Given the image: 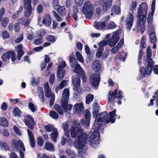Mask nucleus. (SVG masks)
Returning a JSON list of instances; mask_svg holds the SVG:
<instances>
[{"mask_svg": "<svg viewBox=\"0 0 158 158\" xmlns=\"http://www.w3.org/2000/svg\"><path fill=\"white\" fill-rule=\"evenodd\" d=\"M137 3L136 1H133L132 2V3L131 5V11H133V10H134L135 8L136 7V6Z\"/></svg>", "mask_w": 158, "mask_h": 158, "instance_id": "nucleus-64", "label": "nucleus"}, {"mask_svg": "<svg viewBox=\"0 0 158 158\" xmlns=\"http://www.w3.org/2000/svg\"><path fill=\"white\" fill-rule=\"evenodd\" d=\"M12 148L14 151L18 152L20 150L25 151V149L23 142L20 140L17 141L13 139L11 142Z\"/></svg>", "mask_w": 158, "mask_h": 158, "instance_id": "nucleus-6", "label": "nucleus"}, {"mask_svg": "<svg viewBox=\"0 0 158 158\" xmlns=\"http://www.w3.org/2000/svg\"><path fill=\"white\" fill-rule=\"evenodd\" d=\"M15 31L17 32H19L20 30L19 27V23H17L15 24Z\"/></svg>", "mask_w": 158, "mask_h": 158, "instance_id": "nucleus-61", "label": "nucleus"}, {"mask_svg": "<svg viewBox=\"0 0 158 158\" xmlns=\"http://www.w3.org/2000/svg\"><path fill=\"white\" fill-rule=\"evenodd\" d=\"M53 7L55 9L58 10L60 6L58 0H54L53 2Z\"/></svg>", "mask_w": 158, "mask_h": 158, "instance_id": "nucleus-43", "label": "nucleus"}, {"mask_svg": "<svg viewBox=\"0 0 158 158\" xmlns=\"http://www.w3.org/2000/svg\"><path fill=\"white\" fill-rule=\"evenodd\" d=\"M109 54V50H106L104 52V53L102 55V58L103 59L106 58Z\"/></svg>", "mask_w": 158, "mask_h": 158, "instance_id": "nucleus-62", "label": "nucleus"}, {"mask_svg": "<svg viewBox=\"0 0 158 158\" xmlns=\"http://www.w3.org/2000/svg\"><path fill=\"white\" fill-rule=\"evenodd\" d=\"M2 59L3 62H6L7 59H9L7 52L4 53L2 56Z\"/></svg>", "mask_w": 158, "mask_h": 158, "instance_id": "nucleus-48", "label": "nucleus"}, {"mask_svg": "<svg viewBox=\"0 0 158 158\" xmlns=\"http://www.w3.org/2000/svg\"><path fill=\"white\" fill-rule=\"evenodd\" d=\"M71 135L72 138L75 139L77 136L80 137L81 135L85 136V132L81 129V126L77 120H74L73 122V127L71 128Z\"/></svg>", "mask_w": 158, "mask_h": 158, "instance_id": "nucleus-3", "label": "nucleus"}, {"mask_svg": "<svg viewBox=\"0 0 158 158\" xmlns=\"http://www.w3.org/2000/svg\"><path fill=\"white\" fill-rule=\"evenodd\" d=\"M55 81V74H52L50 77L49 82L50 83L53 84Z\"/></svg>", "mask_w": 158, "mask_h": 158, "instance_id": "nucleus-54", "label": "nucleus"}, {"mask_svg": "<svg viewBox=\"0 0 158 158\" xmlns=\"http://www.w3.org/2000/svg\"><path fill=\"white\" fill-rule=\"evenodd\" d=\"M147 57H151L152 55L151 49L150 47H148L147 49Z\"/></svg>", "mask_w": 158, "mask_h": 158, "instance_id": "nucleus-50", "label": "nucleus"}, {"mask_svg": "<svg viewBox=\"0 0 158 158\" xmlns=\"http://www.w3.org/2000/svg\"><path fill=\"white\" fill-rule=\"evenodd\" d=\"M54 109L56 110L57 112L60 114L62 115L63 114V111H64L63 107L60 106L57 104H55L54 106Z\"/></svg>", "mask_w": 158, "mask_h": 158, "instance_id": "nucleus-34", "label": "nucleus"}, {"mask_svg": "<svg viewBox=\"0 0 158 158\" xmlns=\"http://www.w3.org/2000/svg\"><path fill=\"white\" fill-rule=\"evenodd\" d=\"M45 148L48 150L53 151L54 150V145L49 141L47 142L45 145Z\"/></svg>", "mask_w": 158, "mask_h": 158, "instance_id": "nucleus-30", "label": "nucleus"}, {"mask_svg": "<svg viewBox=\"0 0 158 158\" xmlns=\"http://www.w3.org/2000/svg\"><path fill=\"white\" fill-rule=\"evenodd\" d=\"M28 106L29 109L32 112H34L36 111L37 106L31 102H30L28 104Z\"/></svg>", "mask_w": 158, "mask_h": 158, "instance_id": "nucleus-39", "label": "nucleus"}, {"mask_svg": "<svg viewBox=\"0 0 158 158\" xmlns=\"http://www.w3.org/2000/svg\"><path fill=\"white\" fill-rule=\"evenodd\" d=\"M90 133V131L89 132L88 135H87L86 133H85V136H82V135H81L80 137H78L77 136L78 142H75L74 143V145L75 148L77 149L80 150L79 152L81 154H85V150H83V148L87 143V140L89 142L90 145L94 148H96L99 145H99L96 147H94V146L91 145L90 142L89 140V135Z\"/></svg>", "mask_w": 158, "mask_h": 158, "instance_id": "nucleus-2", "label": "nucleus"}, {"mask_svg": "<svg viewBox=\"0 0 158 158\" xmlns=\"http://www.w3.org/2000/svg\"><path fill=\"white\" fill-rule=\"evenodd\" d=\"M116 27V25L115 23L113 22H111L108 25V28L109 29H113L115 28Z\"/></svg>", "mask_w": 158, "mask_h": 158, "instance_id": "nucleus-58", "label": "nucleus"}, {"mask_svg": "<svg viewBox=\"0 0 158 158\" xmlns=\"http://www.w3.org/2000/svg\"><path fill=\"white\" fill-rule=\"evenodd\" d=\"M23 2L29 5H31L32 2L33 5H35L39 2V0H23Z\"/></svg>", "mask_w": 158, "mask_h": 158, "instance_id": "nucleus-41", "label": "nucleus"}, {"mask_svg": "<svg viewBox=\"0 0 158 158\" xmlns=\"http://www.w3.org/2000/svg\"><path fill=\"white\" fill-rule=\"evenodd\" d=\"M76 4L78 6H81L83 3V0H75Z\"/></svg>", "mask_w": 158, "mask_h": 158, "instance_id": "nucleus-60", "label": "nucleus"}, {"mask_svg": "<svg viewBox=\"0 0 158 158\" xmlns=\"http://www.w3.org/2000/svg\"><path fill=\"white\" fill-rule=\"evenodd\" d=\"M82 10L84 14L85 15L86 18L90 19L94 12V5L90 1H87L84 3Z\"/></svg>", "mask_w": 158, "mask_h": 158, "instance_id": "nucleus-4", "label": "nucleus"}, {"mask_svg": "<svg viewBox=\"0 0 158 158\" xmlns=\"http://www.w3.org/2000/svg\"><path fill=\"white\" fill-rule=\"evenodd\" d=\"M27 131L30 145L32 147H34L35 146V143L33 135L30 130L27 129Z\"/></svg>", "mask_w": 158, "mask_h": 158, "instance_id": "nucleus-19", "label": "nucleus"}, {"mask_svg": "<svg viewBox=\"0 0 158 158\" xmlns=\"http://www.w3.org/2000/svg\"><path fill=\"white\" fill-rule=\"evenodd\" d=\"M44 89L45 94L47 98H51V99H55L54 94L52 93L51 91L48 82H46L44 84Z\"/></svg>", "mask_w": 158, "mask_h": 158, "instance_id": "nucleus-11", "label": "nucleus"}, {"mask_svg": "<svg viewBox=\"0 0 158 158\" xmlns=\"http://www.w3.org/2000/svg\"><path fill=\"white\" fill-rule=\"evenodd\" d=\"M24 122L29 128L32 129L34 127V122L33 119L30 116H27L25 118Z\"/></svg>", "mask_w": 158, "mask_h": 158, "instance_id": "nucleus-17", "label": "nucleus"}, {"mask_svg": "<svg viewBox=\"0 0 158 158\" xmlns=\"http://www.w3.org/2000/svg\"><path fill=\"white\" fill-rule=\"evenodd\" d=\"M116 112V110H114L110 112L109 116L106 111H104L98 114V120L95 119L94 127L91 129L89 135V140L91 145L96 147L99 145L100 141L99 133H103L102 123H114L115 120Z\"/></svg>", "mask_w": 158, "mask_h": 158, "instance_id": "nucleus-1", "label": "nucleus"}, {"mask_svg": "<svg viewBox=\"0 0 158 158\" xmlns=\"http://www.w3.org/2000/svg\"><path fill=\"white\" fill-rule=\"evenodd\" d=\"M118 89H116L114 92L112 91H110L109 92V94L111 96L110 98L114 97L113 99H115V98H117L118 99L119 98H123V96L122 95H118V94L117 93Z\"/></svg>", "mask_w": 158, "mask_h": 158, "instance_id": "nucleus-27", "label": "nucleus"}, {"mask_svg": "<svg viewBox=\"0 0 158 158\" xmlns=\"http://www.w3.org/2000/svg\"><path fill=\"white\" fill-rule=\"evenodd\" d=\"M0 125L4 127H7L8 125V122L6 118L3 117L0 118Z\"/></svg>", "mask_w": 158, "mask_h": 158, "instance_id": "nucleus-31", "label": "nucleus"}, {"mask_svg": "<svg viewBox=\"0 0 158 158\" xmlns=\"http://www.w3.org/2000/svg\"><path fill=\"white\" fill-rule=\"evenodd\" d=\"M148 10V6L146 3H142L141 5H139L138 9V15H146Z\"/></svg>", "mask_w": 158, "mask_h": 158, "instance_id": "nucleus-10", "label": "nucleus"}, {"mask_svg": "<svg viewBox=\"0 0 158 158\" xmlns=\"http://www.w3.org/2000/svg\"><path fill=\"white\" fill-rule=\"evenodd\" d=\"M100 80V75L98 72H96L92 75L89 78L90 83L95 88L99 85Z\"/></svg>", "mask_w": 158, "mask_h": 158, "instance_id": "nucleus-7", "label": "nucleus"}, {"mask_svg": "<svg viewBox=\"0 0 158 158\" xmlns=\"http://www.w3.org/2000/svg\"><path fill=\"white\" fill-rule=\"evenodd\" d=\"M57 11L61 16H65L66 15L65 9L63 6L60 7L57 10Z\"/></svg>", "mask_w": 158, "mask_h": 158, "instance_id": "nucleus-37", "label": "nucleus"}, {"mask_svg": "<svg viewBox=\"0 0 158 158\" xmlns=\"http://www.w3.org/2000/svg\"><path fill=\"white\" fill-rule=\"evenodd\" d=\"M73 16L75 20H77L78 18H81L82 17L81 14L78 11V8L77 7H74L73 8Z\"/></svg>", "mask_w": 158, "mask_h": 158, "instance_id": "nucleus-20", "label": "nucleus"}, {"mask_svg": "<svg viewBox=\"0 0 158 158\" xmlns=\"http://www.w3.org/2000/svg\"><path fill=\"white\" fill-rule=\"evenodd\" d=\"M148 65L146 68V69L144 67L142 68L140 70L141 74H143L142 76L144 77L146 75V74L149 75L152 71V65L154 64V61L150 57L147 58Z\"/></svg>", "mask_w": 158, "mask_h": 158, "instance_id": "nucleus-5", "label": "nucleus"}, {"mask_svg": "<svg viewBox=\"0 0 158 158\" xmlns=\"http://www.w3.org/2000/svg\"><path fill=\"white\" fill-rule=\"evenodd\" d=\"M68 99H61V105L63 108L64 111L65 112L68 110H71L72 108V105L68 104Z\"/></svg>", "mask_w": 158, "mask_h": 158, "instance_id": "nucleus-13", "label": "nucleus"}, {"mask_svg": "<svg viewBox=\"0 0 158 158\" xmlns=\"http://www.w3.org/2000/svg\"><path fill=\"white\" fill-rule=\"evenodd\" d=\"M18 52V56H17V59L19 60L21 59L22 56L24 54V52L23 50L20 51H17Z\"/></svg>", "mask_w": 158, "mask_h": 158, "instance_id": "nucleus-53", "label": "nucleus"}, {"mask_svg": "<svg viewBox=\"0 0 158 158\" xmlns=\"http://www.w3.org/2000/svg\"><path fill=\"white\" fill-rule=\"evenodd\" d=\"M137 27L138 28L140 29L143 28L142 27H143V26L145 23L146 19V15H137Z\"/></svg>", "mask_w": 158, "mask_h": 158, "instance_id": "nucleus-12", "label": "nucleus"}, {"mask_svg": "<svg viewBox=\"0 0 158 158\" xmlns=\"http://www.w3.org/2000/svg\"><path fill=\"white\" fill-rule=\"evenodd\" d=\"M129 17L127 20L126 28L128 30H130L133 24V21L134 19L133 15L131 13L129 14Z\"/></svg>", "mask_w": 158, "mask_h": 158, "instance_id": "nucleus-18", "label": "nucleus"}, {"mask_svg": "<svg viewBox=\"0 0 158 158\" xmlns=\"http://www.w3.org/2000/svg\"><path fill=\"white\" fill-rule=\"evenodd\" d=\"M101 5L103 10L105 12L108 11V9L110 8L112 5V0H100Z\"/></svg>", "mask_w": 158, "mask_h": 158, "instance_id": "nucleus-9", "label": "nucleus"}, {"mask_svg": "<svg viewBox=\"0 0 158 158\" xmlns=\"http://www.w3.org/2000/svg\"><path fill=\"white\" fill-rule=\"evenodd\" d=\"M2 134L4 136L6 137H8L9 136V133L8 131L6 129H4L3 130Z\"/></svg>", "mask_w": 158, "mask_h": 158, "instance_id": "nucleus-57", "label": "nucleus"}, {"mask_svg": "<svg viewBox=\"0 0 158 158\" xmlns=\"http://www.w3.org/2000/svg\"><path fill=\"white\" fill-rule=\"evenodd\" d=\"M13 129L16 133L19 135H21V131L17 127L15 126H14Z\"/></svg>", "mask_w": 158, "mask_h": 158, "instance_id": "nucleus-56", "label": "nucleus"}, {"mask_svg": "<svg viewBox=\"0 0 158 158\" xmlns=\"http://www.w3.org/2000/svg\"><path fill=\"white\" fill-rule=\"evenodd\" d=\"M37 144L40 146H42L44 143V140L41 137H40L38 138Z\"/></svg>", "mask_w": 158, "mask_h": 158, "instance_id": "nucleus-51", "label": "nucleus"}, {"mask_svg": "<svg viewBox=\"0 0 158 158\" xmlns=\"http://www.w3.org/2000/svg\"><path fill=\"white\" fill-rule=\"evenodd\" d=\"M23 6L25 10L24 12V16L26 18H28L31 15L32 13L31 5H29L23 2Z\"/></svg>", "mask_w": 158, "mask_h": 158, "instance_id": "nucleus-14", "label": "nucleus"}, {"mask_svg": "<svg viewBox=\"0 0 158 158\" xmlns=\"http://www.w3.org/2000/svg\"><path fill=\"white\" fill-rule=\"evenodd\" d=\"M8 19L7 18H5L3 19L2 21V25L4 27H6L8 23Z\"/></svg>", "mask_w": 158, "mask_h": 158, "instance_id": "nucleus-45", "label": "nucleus"}, {"mask_svg": "<svg viewBox=\"0 0 158 158\" xmlns=\"http://www.w3.org/2000/svg\"><path fill=\"white\" fill-rule=\"evenodd\" d=\"M65 75V71L62 69L61 65L58 66L57 69V76L58 78L62 79Z\"/></svg>", "mask_w": 158, "mask_h": 158, "instance_id": "nucleus-22", "label": "nucleus"}, {"mask_svg": "<svg viewBox=\"0 0 158 158\" xmlns=\"http://www.w3.org/2000/svg\"><path fill=\"white\" fill-rule=\"evenodd\" d=\"M73 109L75 110V113L79 114L82 113L84 111V107L82 103H77L75 105Z\"/></svg>", "mask_w": 158, "mask_h": 158, "instance_id": "nucleus-16", "label": "nucleus"}, {"mask_svg": "<svg viewBox=\"0 0 158 158\" xmlns=\"http://www.w3.org/2000/svg\"><path fill=\"white\" fill-rule=\"evenodd\" d=\"M0 148L2 150L5 151L9 150V146L5 142H0Z\"/></svg>", "mask_w": 158, "mask_h": 158, "instance_id": "nucleus-35", "label": "nucleus"}, {"mask_svg": "<svg viewBox=\"0 0 158 158\" xmlns=\"http://www.w3.org/2000/svg\"><path fill=\"white\" fill-rule=\"evenodd\" d=\"M46 39L49 42H53L55 41V37L53 35H49L46 37Z\"/></svg>", "mask_w": 158, "mask_h": 158, "instance_id": "nucleus-46", "label": "nucleus"}, {"mask_svg": "<svg viewBox=\"0 0 158 158\" xmlns=\"http://www.w3.org/2000/svg\"><path fill=\"white\" fill-rule=\"evenodd\" d=\"M59 134L57 132V130L56 129L53 131L50 134V137L51 140L53 142H56V139L57 138Z\"/></svg>", "mask_w": 158, "mask_h": 158, "instance_id": "nucleus-28", "label": "nucleus"}, {"mask_svg": "<svg viewBox=\"0 0 158 158\" xmlns=\"http://www.w3.org/2000/svg\"><path fill=\"white\" fill-rule=\"evenodd\" d=\"M150 36L151 43L156 41V34L155 32H152L150 34Z\"/></svg>", "mask_w": 158, "mask_h": 158, "instance_id": "nucleus-44", "label": "nucleus"}, {"mask_svg": "<svg viewBox=\"0 0 158 158\" xmlns=\"http://www.w3.org/2000/svg\"><path fill=\"white\" fill-rule=\"evenodd\" d=\"M72 83L74 87V90L77 89L80 86V78L78 77L76 78L73 77V78Z\"/></svg>", "mask_w": 158, "mask_h": 158, "instance_id": "nucleus-21", "label": "nucleus"}, {"mask_svg": "<svg viewBox=\"0 0 158 158\" xmlns=\"http://www.w3.org/2000/svg\"><path fill=\"white\" fill-rule=\"evenodd\" d=\"M111 10L112 11L117 14H118L120 11V8L117 6H113Z\"/></svg>", "mask_w": 158, "mask_h": 158, "instance_id": "nucleus-42", "label": "nucleus"}, {"mask_svg": "<svg viewBox=\"0 0 158 158\" xmlns=\"http://www.w3.org/2000/svg\"><path fill=\"white\" fill-rule=\"evenodd\" d=\"M38 12L39 14H40L43 11V6L41 5H39L38 6L37 8Z\"/></svg>", "mask_w": 158, "mask_h": 158, "instance_id": "nucleus-63", "label": "nucleus"}, {"mask_svg": "<svg viewBox=\"0 0 158 158\" xmlns=\"http://www.w3.org/2000/svg\"><path fill=\"white\" fill-rule=\"evenodd\" d=\"M85 118L81 119V122L84 126L88 127L90 124V112L88 110H85Z\"/></svg>", "mask_w": 158, "mask_h": 158, "instance_id": "nucleus-8", "label": "nucleus"}, {"mask_svg": "<svg viewBox=\"0 0 158 158\" xmlns=\"http://www.w3.org/2000/svg\"><path fill=\"white\" fill-rule=\"evenodd\" d=\"M69 97V90L67 89H65L62 93V99H68Z\"/></svg>", "mask_w": 158, "mask_h": 158, "instance_id": "nucleus-38", "label": "nucleus"}, {"mask_svg": "<svg viewBox=\"0 0 158 158\" xmlns=\"http://www.w3.org/2000/svg\"><path fill=\"white\" fill-rule=\"evenodd\" d=\"M2 36L3 38H7L9 36V34L7 31H5L2 33Z\"/></svg>", "mask_w": 158, "mask_h": 158, "instance_id": "nucleus-55", "label": "nucleus"}, {"mask_svg": "<svg viewBox=\"0 0 158 158\" xmlns=\"http://www.w3.org/2000/svg\"><path fill=\"white\" fill-rule=\"evenodd\" d=\"M100 107L99 104L98 103H95L93 104V110H98V111Z\"/></svg>", "mask_w": 158, "mask_h": 158, "instance_id": "nucleus-59", "label": "nucleus"}, {"mask_svg": "<svg viewBox=\"0 0 158 158\" xmlns=\"http://www.w3.org/2000/svg\"><path fill=\"white\" fill-rule=\"evenodd\" d=\"M118 31L116 32L115 34H114L110 39L108 40L109 45L113 47L115 45L119 39V37L118 34H117Z\"/></svg>", "mask_w": 158, "mask_h": 158, "instance_id": "nucleus-15", "label": "nucleus"}, {"mask_svg": "<svg viewBox=\"0 0 158 158\" xmlns=\"http://www.w3.org/2000/svg\"><path fill=\"white\" fill-rule=\"evenodd\" d=\"M93 68L94 70L96 72L100 70L101 69V65L99 61L98 60H96L93 62Z\"/></svg>", "mask_w": 158, "mask_h": 158, "instance_id": "nucleus-25", "label": "nucleus"}, {"mask_svg": "<svg viewBox=\"0 0 158 158\" xmlns=\"http://www.w3.org/2000/svg\"><path fill=\"white\" fill-rule=\"evenodd\" d=\"M76 56L78 60L81 62H83L84 61L83 58L79 51H77L76 52Z\"/></svg>", "mask_w": 158, "mask_h": 158, "instance_id": "nucleus-47", "label": "nucleus"}, {"mask_svg": "<svg viewBox=\"0 0 158 158\" xmlns=\"http://www.w3.org/2000/svg\"><path fill=\"white\" fill-rule=\"evenodd\" d=\"M153 13L151 14H149L147 19V22L149 24L152 23V21L153 16Z\"/></svg>", "mask_w": 158, "mask_h": 158, "instance_id": "nucleus-49", "label": "nucleus"}, {"mask_svg": "<svg viewBox=\"0 0 158 158\" xmlns=\"http://www.w3.org/2000/svg\"><path fill=\"white\" fill-rule=\"evenodd\" d=\"M74 72L77 73L79 76L84 75L83 69L78 64H77L74 69Z\"/></svg>", "mask_w": 158, "mask_h": 158, "instance_id": "nucleus-24", "label": "nucleus"}, {"mask_svg": "<svg viewBox=\"0 0 158 158\" xmlns=\"http://www.w3.org/2000/svg\"><path fill=\"white\" fill-rule=\"evenodd\" d=\"M12 114L14 116L19 117L20 116L21 112L19 108L15 107L13 110Z\"/></svg>", "mask_w": 158, "mask_h": 158, "instance_id": "nucleus-32", "label": "nucleus"}, {"mask_svg": "<svg viewBox=\"0 0 158 158\" xmlns=\"http://www.w3.org/2000/svg\"><path fill=\"white\" fill-rule=\"evenodd\" d=\"M46 131L48 132H52L56 129L53 125L49 124L46 125L44 127Z\"/></svg>", "mask_w": 158, "mask_h": 158, "instance_id": "nucleus-36", "label": "nucleus"}, {"mask_svg": "<svg viewBox=\"0 0 158 158\" xmlns=\"http://www.w3.org/2000/svg\"><path fill=\"white\" fill-rule=\"evenodd\" d=\"M106 25V22H97L95 23L94 26L97 29L100 30L103 29Z\"/></svg>", "mask_w": 158, "mask_h": 158, "instance_id": "nucleus-23", "label": "nucleus"}, {"mask_svg": "<svg viewBox=\"0 0 158 158\" xmlns=\"http://www.w3.org/2000/svg\"><path fill=\"white\" fill-rule=\"evenodd\" d=\"M63 128L65 135L67 137L69 136V125L67 122H65L62 124Z\"/></svg>", "mask_w": 158, "mask_h": 158, "instance_id": "nucleus-29", "label": "nucleus"}, {"mask_svg": "<svg viewBox=\"0 0 158 158\" xmlns=\"http://www.w3.org/2000/svg\"><path fill=\"white\" fill-rule=\"evenodd\" d=\"M49 115L53 118L57 119L58 118V116L57 114L54 111L52 110L50 111Z\"/></svg>", "mask_w": 158, "mask_h": 158, "instance_id": "nucleus-40", "label": "nucleus"}, {"mask_svg": "<svg viewBox=\"0 0 158 158\" xmlns=\"http://www.w3.org/2000/svg\"><path fill=\"white\" fill-rule=\"evenodd\" d=\"M51 19L50 16L48 15H45L44 17V19L42 21V23L46 26H48L51 23Z\"/></svg>", "mask_w": 158, "mask_h": 158, "instance_id": "nucleus-26", "label": "nucleus"}, {"mask_svg": "<svg viewBox=\"0 0 158 158\" xmlns=\"http://www.w3.org/2000/svg\"><path fill=\"white\" fill-rule=\"evenodd\" d=\"M40 38L37 39L34 41L35 44L36 45H39L43 43V41H41V40L42 38V36L40 34Z\"/></svg>", "mask_w": 158, "mask_h": 158, "instance_id": "nucleus-52", "label": "nucleus"}, {"mask_svg": "<svg viewBox=\"0 0 158 158\" xmlns=\"http://www.w3.org/2000/svg\"><path fill=\"white\" fill-rule=\"evenodd\" d=\"M66 84V81L64 80L62 81L59 84V85L57 86L55 89V91L56 93H57L58 90L63 88L65 85Z\"/></svg>", "mask_w": 158, "mask_h": 158, "instance_id": "nucleus-33", "label": "nucleus"}]
</instances>
